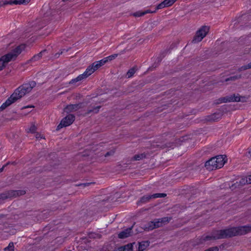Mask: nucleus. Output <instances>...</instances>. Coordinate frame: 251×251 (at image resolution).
Here are the masks:
<instances>
[{"mask_svg":"<svg viewBox=\"0 0 251 251\" xmlns=\"http://www.w3.org/2000/svg\"><path fill=\"white\" fill-rule=\"evenodd\" d=\"M251 232V226H228L221 229L212 230L210 234L202 235L205 243L212 240L228 239L235 236L244 235Z\"/></svg>","mask_w":251,"mask_h":251,"instance_id":"obj_1","label":"nucleus"},{"mask_svg":"<svg viewBox=\"0 0 251 251\" xmlns=\"http://www.w3.org/2000/svg\"><path fill=\"white\" fill-rule=\"evenodd\" d=\"M36 83L35 81H30L28 83H24L20 86L14 91V93L11 95L5 101L10 106L12 103L16 102L24 97L26 93H29L33 88L35 87Z\"/></svg>","mask_w":251,"mask_h":251,"instance_id":"obj_2","label":"nucleus"},{"mask_svg":"<svg viewBox=\"0 0 251 251\" xmlns=\"http://www.w3.org/2000/svg\"><path fill=\"white\" fill-rule=\"evenodd\" d=\"M209 30V27L203 25L201 27L196 33L192 41L193 43H197L201 41L206 36Z\"/></svg>","mask_w":251,"mask_h":251,"instance_id":"obj_3","label":"nucleus"},{"mask_svg":"<svg viewBox=\"0 0 251 251\" xmlns=\"http://www.w3.org/2000/svg\"><path fill=\"white\" fill-rule=\"evenodd\" d=\"M89 102V101L84 100L82 102L76 104H70L67 105L64 109V112L69 113L71 112L75 111L79 109L85 107Z\"/></svg>","mask_w":251,"mask_h":251,"instance_id":"obj_4","label":"nucleus"},{"mask_svg":"<svg viewBox=\"0 0 251 251\" xmlns=\"http://www.w3.org/2000/svg\"><path fill=\"white\" fill-rule=\"evenodd\" d=\"M251 20V15L248 13H244L233 21L234 22L233 27H236L239 24H241V25L242 26L243 24H246L247 22Z\"/></svg>","mask_w":251,"mask_h":251,"instance_id":"obj_5","label":"nucleus"},{"mask_svg":"<svg viewBox=\"0 0 251 251\" xmlns=\"http://www.w3.org/2000/svg\"><path fill=\"white\" fill-rule=\"evenodd\" d=\"M25 44H21L13 49L12 50V52H9L6 54H10L11 55V60H15L18 55H19L23 50H25Z\"/></svg>","mask_w":251,"mask_h":251,"instance_id":"obj_6","label":"nucleus"},{"mask_svg":"<svg viewBox=\"0 0 251 251\" xmlns=\"http://www.w3.org/2000/svg\"><path fill=\"white\" fill-rule=\"evenodd\" d=\"M217 164L216 163L214 157L206 161L204 164L205 167L209 171L217 169Z\"/></svg>","mask_w":251,"mask_h":251,"instance_id":"obj_7","label":"nucleus"},{"mask_svg":"<svg viewBox=\"0 0 251 251\" xmlns=\"http://www.w3.org/2000/svg\"><path fill=\"white\" fill-rule=\"evenodd\" d=\"M133 226L127 228L126 229L120 232L118 235V237L120 239H125L127 237L131 236L133 235L132 228Z\"/></svg>","mask_w":251,"mask_h":251,"instance_id":"obj_8","label":"nucleus"},{"mask_svg":"<svg viewBox=\"0 0 251 251\" xmlns=\"http://www.w3.org/2000/svg\"><path fill=\"white\" fill-rule=\"evenodd\" d=\"M226 155H219L214 157L216 163L217 164V169L222 168L227 161Z\"/></svg>","mask_w":251,"mask_h":251,"instance_id":"obj_9","label":"nucleus"},{"mask_svg":"<svg viewBox=\"0 0 251 251\" xmlns=\"http://www.w3.org/2000/svg\"><path fill=\"white\" fill-rule=\"evenodd\" d=\"M11 55L10 54H5L0 58V71L2 70L6 66V64L11 60Z\"/></svg>","mask_w":251,"mask_h":251,"instance_id":"obj_10","label":"nucleus"},{"mask_svg":"<svg viewBox=\"0 0 251 251\" xmlns=\"http://www.w3.org/2000/svg\"><path fill=\"white\" fill-rule=\"evenodd\" d=\"M58 165L59 163L51 162L50 163V164L44 166L42 169L39 170V171H40L41 172L51 171L55 169Z\"/></svg>","mask_w":251,"mask_h":251,"instance_id":"obj_11","label":"nucleus"},{"mask_svg":"<svg viewBox=\"0 0 251 251\" xmlns=\"http://www.w3.org/2000/svg\"><path fill=\"white\" fill-rule=\"evenodd\" d=\"M171 219V218H168L167 217H165L160 219H154V221L155 224L156 228L167 224L170 222Z\"/></svg>","mask_w":251,"mask_h":251,"instance_id":"obj_12","label":"nucleus"},{"mask_svg":"<svg viewBox=\"0 0 251 251\" xmlns=\"http://www.w3.org/2000/svg\"><path fill=\"white\" fill-rule=\"evenodd\" d=\"M223 114L221 113H214L211 115H208L205 117V121L207 122H214L220 119Z\"/></svg>","mask_w":251,"mask_h":251,"instance_id":"obj_13","label":"nucleus"},{"mask_svg":"<svg viewBox=\"0 0 251 251\" xmlns=\"http://www.w3.org/2000/svg\"><path fill=\"white\" fill-rule=\"evenodd\" d=\"M135 243H128L123 246L120 247L113 251H133V245Z\"/></svg>","mask_w":251,"mask_h":251,"instance_id":"obj_14","label":"nucleus"},{"mask_svg":"<svg viewBox=\"0 0 251 251\" xmlns=\"http://www.w3.org/2000/svg\"><path fill=\"white\" fill-rule=\"evenodd\" d=\"M231 95L221 97L218 99L214 101V104L217 105L221 103L231 102Z\"/></svg>","mask_w":251,"mask_h":251,"instance_id":"obj_15","label":"nucleus"},{"mask_svg":"<svg viewBox=\"0 0 251 251\" xmlns=\"http://www.w3.org/2000/svg\"><path fill=\"white\" fill-rule=\"evenodd\" d=\"M96 70L97 69L94 68V65L93 63H92L87 67L86 71L82 75H84L83 76L85 78H86Z\"/></svg>","mask_w":251,"mask_h":251,"instance_id":"obj_16","label":"nucleus"},{"mask_svg":"<svg viewBox=\"0 0 251 251\" xmlns=\"http://www.w3.org/2000/svg\"><path fill=\"white\" fill-rule=\"evenodd\" d=\"M75 117L73 114H69L65 117L63 118L61 121H64L65 125L67 124V126L71 125L75 121Z\"/></svg>","mask_w":251,"mask_h":251,"instance_id":"obj_17","label":"nucleus"},{"mask_svg":"<svg viewBox=\"0 0 251 251\" xmlns=\"http://www.w3.org/2000/svg\"><path fill=\"white\" fill-rule=\"evenodd\" d=\"M152 199V197H151V195H144L141 198H140V200L138 201L137 202V204L139 205L142 204L146 203L148 202H149L151 199Z\"/></svg>","mask_w":251,"mask_h":251,"instance_id":"obj_18","label":"nucleus"},{"mask_svg":"<svg viewBox=\"0 0 251 251\" xmlns=\"http://www.w3.org/2000/svg\"><path fill=\"white\" fill-rule=\"evenodd\" d=\"M26 193V192L23 190H10V194L12 198H16L18 196H23Z\"/></svg>","mask_w":251,"mask_h":251,"instance_id":"obj_19","label":"nucleus"},{"mask_svg":"<svg viewBox=\"0 0 251 251\" xmlns=\"http://www.w3.org/2000/svg\"><path fill=\"white\" fill-rule=\"evenodd\" d=\"M154 228H156V227L154 220L152 221H150L147 224L144 225V227H143V229H144L145 231L151 230Z\"/></svg>","mask_w":251,"mask_h":251,"instance_id":"obj_20","label":"nucleus"},{"mask_svg":"<svg viewBox=\"0 0 251 251\" xmlns=\"http://www.w3.org/2000/svg\"><path fill=\"white\" fill-rule=\"evenodd\" d=\"M106 61H107V60H105L104 58L100 60L94 62L93 63L94 65V68L98 70L101 66L104 65L105 63H107Z\"/></svg>","mask_w":251,"mask_h":251,"instance_id":"obj_21","label":"nucleus"},{"mask_svg":"<svg viewBox=\"0 0 251 251\" xmlns=\"http://www.w3.org/2000/svg\"><path fill=\"white\" fill-rule=\"evenodd\" d=\"M101 106H97L95 107H92V108L91 109H88L87 112L85 113L84 116H87L88 114H90L92 112H93L95 114H97L99 112V109L101 108Z\"/></svg>","mask_w":251,"mask_h":251,"instance_id":"obj_22","label":"nucleus"},{"mask_svg":"<svg viewBox=\"0 0 251 251\" xmlns=\"http://www.w3.org/2000/svg\"><path fill=\"white\" fill-rule=\"evenodd\" d=\"M8 198H12L11 194H10V190L2 193H0V201L5 200Z\"/></svg>","mask_w":251,"mask_h":251,"instance_id":"obj_23","label":"nucleus"},{"mask_svg":"<svg viewBox=\"0 0 251 251\" xmlns=\"http://www.w3.org/2000/svg\"><path fill=\"white\" fill-rule=\"evenodd\" d=\"M137 70V69L136 66H134L132 68L128 70V71L126 73V77L130 78V77H132Z\"/></svg>","mask_w":251,"mask_h":251,"instance_id":"obj_24","label":"nucleus"},{"mask_svg":"<svg viewBox=\"0 0 251 251\" xmlns=\"http://www.w3.org/2000/svg\"><path fill=\"white\" fill-rule=\"evenodd\" d=\"M84 75H82V74L79 75L78 76H77L76 78L72 79L69 82V84H75L76 82L80 81L81 80L85 79Z\"/></svg>","mask_w":251,"mask_h":251,"instance_id":"obj_25","label":"nucleus"},{"mask_svg":"<svg viewBox=\"0 0 251 251\" xmlns=\"http://www.w3.org/2000/svg\"><path fill=\"white\" fill-rule=\"evenodd\" d=\"M146 156V154L143 153L141 154H135L132 158V161H138L145 158Z\"/></svg>","mask_w":251,"mask_h":251,"instance_id":"obj_26","label":"nucleus"},{"mask_svg":"<svg viewBox=\"0 0 251 251\" xmlns=\"http://www.w3.org/2000/svg\"><path fill=\"white\" fill-rule=\"evenodd\" d=\"M195 243L197 245H204L205 243L202 235L199 236L195 240Z\"/></svg>","mask_w":251,"mask_h":251,"instance_id":"obj_27","label":"nucleus"},{"mask_svg":"<svg viewBox=\"0 0 251 251\" xmlns=\"http://www.w3.org/2000/svg\"><path fill=\"white\" fill-rule=\"evenodd\" d=\"M231 95V102H239L240 95L239 94H233Z\"/></svg>","mask_w":251,"mask_h":251,"instance_id":"obj_28","label":"nucleus"},{"mask_svg":"<svg viewBox=\"0 0 251 251\" xmlns=\"http://www.w3.org/2000/svg\"><path fill=\"white\" fill-rule=\"evenodd\" d=\"M167 196V194L166 193H155L152 195H151V197L152 199H155L158 198H165Z\"/></svg>","mask_w":251,"mask_h":251,"instance_id":"obj_29","label":"nucleus"},{"mask_svg":"<svg viewBox=\"0 0 251 251\" xmlns=\"http://www.w3.org/2000/svg\"><path fill=\"white\" fill-rule=\"evenodd\" d=\"M121 54L122 53L113 54H112L108 57H105L104 58L105 60H107V61H106V62L107 63L108 62L111 61L115 59L118 56L119 54Z\"/></svg>","mask_w":251,"mask_h":251,"instance_id":"obj_30","label":"nucleus"},{"mask_svg":"<svg viewBox=\"0 0 251 251\" xmlns=\"http://www.w3.org/2000/svg\"><path fill=\"white\" fill-rule=\"evenodd\" d=\"M14 246L13 242H10L8 246L4 248V251H14Z\"/></svg>","mask_w":251,"mask_h":251,"instance_id":"obj_31","label":"nucleus"},{"mask_svg":"<svg viewBox=\"0 0 251 251\" xmlns=\"http://www.w3.org/2000/svg\"><path fill=\"white\" fill-rule=\"evenodd\" d=\"M241 78V75H233V76H231L228 78H227V79H226V81H229V80H231V81H235L238 79H239Z\"/></svg>","mask_w":251,"mask_h":251,"instance_id":"obj_32","label":"nucleus"},{"mask_svg":"<svg viewBox=\"0 0 251 251\" xmlns=\"http://www.w3.org/2000/svg\"><path fill=\"white\" fill-rule=\"evenodd\" d=\"M31 0H16V5H26L28 4Z\"/></svg>","mask_w":251,"mask_h":251,"instance_id":"obj_33","label":"nucleus"},{"mask_svg":"<svg viewBox=\"0 0 251 251\" xmlns=\"http://www.w3.org/2000/svg\"><path fill=\"white\" fill-rule=\"evenodd\" d=\"M249 69H251V62L248 63L247 65L241 66L240 68H239V71H242L246 70Z\"/></svg>","mask_w":251,"mask_h":251,"instance_id":"obj_34","label":"nucleus"},{"mask_svg":"<svg viewBox=\"0 0 251 251\" xmlns=\"http://www.w3.org/2000/svg\"><path fill=\"white\" fill-rule=\"evenodd\" d=\"M165 7H167V6L165 3V1L163 0L162 2H161L156 6V7H155V11H156V10L163 8Z\"/></svg>","mask_w":251,"mask_h":251,"instance_id":"obj_35","label":"nucleus"},{"mask_svg":"<svg viewBox=\"0 0 251 251\" xmlns=\"http://www.w3.org/2000/svg\"><path fill=\"white\" fill-rule=\"evenodd\" d=\"M64 123H65V122L64 121H61L60 124L57 126L56 128V130L58 131L61 128H62L64 127L67 126V124L65 125L64 124Z\"/></svg>","mask_w":251,"mask_h":251,"instance_id":"obj_36","label":"nucleus"},{"mask_svg":"<svg viewBox=\"0 0 251 251\" xmlns=\"http://www.w3.org/2000/svg\"><path fill=\"white\" fill-rule=\"evenodd\" d=\"M177 0H164L167 7L172 6Z\"/></svg>","mask_w":251,"mask_h":251,"instance_id":"obj_37","label":"nucleus"},{"mask_svg":"<svg viewBox=\"0 0 251 251\" xmlns=\"http://www.w3.org/2000/svg\"><path fill=\"white\" fill-rule=\"evenodd\" d=\"M132 15L135 17H139L144 16V11H137L132 14Z\"/></svg>","mask_w":251,"mask_h":251,"instance_id":"obj_38","label":"nucleus"},{"mask_svg":"<svg viewBox=\"0 0 251 251\" xmlns=\"http://www.w3.org/2000/svg\"><path fill=\"white\" fill-rule=\"evenodd\" d=\"M36 130H37V127L34 125H32L29 129V132L31 133H35Z\"/></svg>","mask_w":251,"mask_h":251,"instance_id":"obj_39","label":"nucleus"},{"mask_svg":"<svg viewBox=\"0 0 251 251\" xmlns=\"http://www.w3.org/2000/svg\"><path fill=\"white\" fill-rule=\"evenodd\" d=\"M204 251H219V247L217 246L209 248Z\"/></svg>","mask_w":251,"mask_h":251,"instance_id":"obj_40","label":"nucleus"},{"mask_svg":"<svg viewBox=\"0 0 251 251\" xmlns=\"http://www.w3.org/2000/svg\"><path fill=\"white\" fill-rule=\"evenodd\" d=\"M248 98H249V97H247L246 96H240L239 102H245L247 101V100L248 99Z\"/></svg>","mask_w":251,"mask_h":251,"instance_id":"obj_41","label":"nucleus"},{"mask_svg":"<svg viewBox=\"0 0 251 251\" xmlns=\"http://www.w3.org/2000/svg\"><path fill=\"white\" fill-rule=\"evenodd\" d=\"M158 64L157 63H156L155 61L154 62V63L151 65V66L149 69H148V70L149 71H153L158 66Z\"/></svg>","mask_w":251,"mask_h":251,"instance_id":"obj_42","label":"nucleus"},{"mask_svg":"<svg viewBox=\"0 0 251 251\" xmlns=\"http://www.w3.org/2000/svg\"><path fill=\"white\" fill-rule=\"evenodd\" d=\"M8 4V0H2L0 1V7H4Z\"/></svg>","mask_w":251,"mask_h":251,"instance_id":"obj_43","label":"nucleus"},{"mask_svg":"<svg viewBox=\"0 0 251 251\" xmlns=\"http://www.w3.org/2000/svg\"><path fill=\"white\" fill-rule=\"evenodd\" d=\"M104 93V91L102 89H98L96 92L95 97H98V96H100Z\"/></svg>","mask_w":251,"mask_h":251,"instance_id":"obj_44","label":"nucleus"},{"mask_svg":"<svg viewBox=\"0 0 251 251\" xmlns=\"http://www.w3.org/2000/svg\"><path fill=\"white\" fill-rule=\"evenodd\" d=\"M97 236H98V234L95 233H90L88 234L89 238L91 239H95L97 237Z\"/></svg>","mask_w":251,"mask_h":251,"instance_id":"obj_45","label":"nucleus"},{"mask_svg":"<svg viewBox=\"0 0 251 251\" xmlns=\"http://www.w3.org/2000/svg\"><path fill=\"white\" fill-rule=\"evenodd\" d=\"M93 182H87V183H80L79 184H78L77 186H82L83 187L88 186L90 185L91 184H93Z\"/></svg>","mask_w":251,"mask_h":251,"instance_id":"obj_46","label":"nucleus"},{"mask_svg":"<svg viewBox=\"0 0 251 251\" xmlns=\"http://www.w3.org/2000/svg\"><path fill=\"white\" fill-rule=\"evenodd\" d=\"M46 52H47V50L45 49L40 51L39 53H37V55L40 59L42 57L43 55Z\"/></svg>","mask_w":251,"mask_h":251,"instance_id":"obj_47","label":"nucleus"},{"mask_svg":"<svg viewBox=\"0 0 251 251\" xmlns=\"http://www.w3.org/2000/svg\"><path fill=\"white\" fill-rule=\"evenodd\" d=\"M8 106H9L7 104V103H6V102H4L1 105V106L0 107V111H2L4 109H5L6 107H7Z\"/></svg>","mask_w":251,"mask_h":251,"instance_id":"obj_48","label":"nucleus"},{"mask_svg":"<svg viewBox=\"0 0 251 251\" xmlns=\"http://www.w3.org/2000/svg\"><path fill=\"white\" fill-rule=\"evenodd\" d=\"M40 58L37 54L34 55L30 60L29 61H35L39 60Z\"/></svg>","mask_w":251,"mask_h":251,"instance_id":"obj_49","label":"nucleus"},{"mask_svg":"<svg viewBox=\"0 0 251 251\" xmlns=\"http://www.w3.org/2000/svg\"><path fill=\"white\" fill-rule=\"evenodd\" d=\"M168 52V50H165L163 51H162L160 54L159 56L162 57V58H163L167 54Z\"/></svg>","mask_w":251,"mask_h":251,"instance_id":"obj_50","label":"nucleus"},{"mask_svg":"<svg viewBox=\"0 0 251 251\" xmlns=\"http://www.w3.org/2000/svg\"><path fill=\"white\" fill-rule=\"evenodd\" d=\"M162 59L163 58H162L161 56H159L156 58V60H155V62L158 65H159Z\"/></svg>","mask_w":251,"mask_h":251,"instance_id":"obj_51","label":"nucleus"},{"mask_svg":"<svg viewBox=\"0 0 251 251\" xmlns=\"http://www.w3.org/2000/svg\"><path fill=\"white\" fill-rule=\"evenodd\" d=\"M177 44L176 43H173L171 44L170 46L169 50H168V51H170L171 50L173 49L174 48H175Z\"/></svg>","mask_w":251,"mask_h":251,"instance_id":"obj_52","label":"nucleus"},{"mask_svg":"<svg viewBox=\"0 0 251 251\" xmlns=\"http://www.w3.org/2000/svg\"><path fill=\"white\" fill-rule=\"evenodd\" d=\"M114 152L113 151H107L104 155L105 157H108L109 156L112 155L114 154Z\"/></svg>","mask_w":251,"mask_h":251,"instance_id":"obj_53","label":"nucleus"},{"mask_svg":"<svg viewBox=\"0 0 251 251\" xmlns=\"http://www.w3.org/2000/svg\"><path fill=\"white\" fill-rule=\"evenodd\" d=\"M155 12H156L155 10L154 11H152L150 9H148V10H146L144 11V15H146V14H148V13H155Z\"/></svg>","mask_w":251,"mask_h":251,"instance_id":"obj_54","label":"nucleus"},{"mask_svg":"<svg viewBox=\"0 0 251 251\" xmlns=\"http://www.w3.org/2000/svg\"><path fill=\"white\" fill-rule=\"evenodd\" d=\"M16 0H8V4H15L16 5Z\"/></svg>","mask_w":251,"mask_h":251,"instance_id":"obj_55","label":"nucleus"},{"mask_svg":"<svg viewBox=\"0 0 251 251\" xmlns=\"http://www.w3.org/2000/svg\"><path fill=\"white\" fill-rule=\"evenodd\" d=\"M220 111L222 112H224L225 111H226L227 110H226V105H224L223 106H222L220 109Z\"/></svg>","mask_w":251,"mask_h":251,"instance_id":"obj_56","label":"nucleus"},{"mask_svg":"<svg viewBox=\"0 0 251 251\" xmlns=\"http://www.w3.org/2000/svg\"><path fill=\"white\" fill-rule=\"evenodd\" d=\"M248 183L251 184V175L249 176L248 178L246 180Z\"/></svg>","mask_w":251,"mask_h":251,"instance_id":"obj_57","label":"nucleus"},{"mask_svg":"<svg viewBox=\"0 0 251 251\" xmlns=\"http://www.w3.org/2000/svg\"><path fill=\"white\" fill-rule=\"evenodd\" d=\"M226 245V244H225V243L222 244H221V245H220V246H219V248H220V249H224L225 248Z\"/></svg>","mask_w":251,"mask_h":251,"instance_id":"obj_58","label":"nucleus"},{"mask_svg":"<svg viewBox=\"0 0 251 251\" xmlns=\"http://www.w3.org/2000/svg\"><path fill=\"white\" fill-rule=\"evenodd\" d=\"M34 106L32 105H28V106H24L22 108V109H25V108H32V107H34Z\"/></svg>","mask_w":251,"mask_h":251,"instance_id":"obj_59","label":"nucleus"},{"mask_svg":"<svg viewBox=\"0 0 251 251\" xmlns=\"http://www.w3.org/2000/svg\"><path fill=\"white\" fill-rule=\"evenodd\" d=\"M92 95L93 96L92 97H91V96H87V97H89V98H88L89 100H90V99H92L93 98L96 97H95L96 94H94Z\"/></svg>","mask_w":251,"mask_h":251,"instance_id":"obj_60","label":"nucleus"},{"mask_svg":"<svg viewBox=\"0 0 251 251\" xmlns=\"http://www.w3.org/2000/svg\"><path fill=\"white\" fill-rule=\"evenodd\" d=\"M6 217V215L3 214H0V219L4 218Z\"/></svg>","mask_w":251,"mask_h":251,"instance_id":"obj_61","label":"nucleus"},{"mask_svg":"<svg viewBox=\"0 0 251 251\" xmlns=\"http://www.w3.org/2000/svg\"><path fill=\"white\" fill-rule=\"evenodd\" d=\"M9 164H11V162H7L5 165H4L3 166H5V167H6L7 166H8V165Z\"/></svg>","mask_w":251,"mask_h":251,"instance_id":"obj_62","label":"nucleus"},{"mask_svg":"<svg viewBox=\"0 0 251 251\" xmlns=\"http://www.w3.org/2000/svg\"><path fill=\"white\" fill-rule=\"evenodd\" d=\"M59 55H60V54H59V53H58V52H57V53H56L55 54V55H54V57H55V58H58V57H59Z\"/></svg>","mask_w":251,"mask_h":251,"instance_id":"obj_63","label":"nucleus"},{"mask_svg":"<svg viewBox=\"0 0 251 251\" xmlns=\"http://www.w3.org/2000/svg\"><path fill=\"white\" fill-rule=\"evenodd\" d=\"M5 168V166H3L1 168H0V173L3 171Z\"/></svg>","mask_w":251,"mask_h":251,"instance_id":"obj_64","label":"nucleus"}]
</instances>
